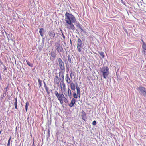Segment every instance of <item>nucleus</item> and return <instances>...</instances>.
Segmentation results:
<instances>
[{"instance_id":"42","label":"nucleus","mask_w":146,"mask_h":146,"mask_svg":"<svg viewBox=\"0 0 146 146\" xmlns=\"http://www.w3.org/2000/svg\"><path fill=\"white\" fill-rule=\"evenodd\" d=\"M45 89H46V91L48 90V88L47 86L45 87Z\"/></svg>"},{"instance_id":"25","label":"nucleus","mask_w":146,"mask_h":146,"mask_svg":"<svg viewBox=\"0 0 146 146\" xmlns=\"http://www.w3.org/2000/svg\"><path fill=\"white\" fill-rule=\"evenodd\" d=\"M29 105L28 102H26L25 105V109L27 112V111L28 106Z\"/></svg>"},{"instance_id":"29","label":"nucleus","mask_w":146,"mask_h":146,"mask_svg":"<svg viewBox=\"0 0 146 146\" xmlns=\"http://www.w3.org/2000/svg\"><path fill=\"white\" fill-rule=\"evenodd\" d=\"M64 101L66 103H67L68 102V100L66 98H65V99H64Z\"/></svg>"},{"instance_id":"51","label":"nucleus","mask_w":146,"mask_h":146,"mask_svg":"<svg viewBox=\"0 0 146 146\" xmlns=\"http://www.w3.org/2000/svg\"><path fill=\"white\" fill-rule=\"evenodd\" d=\"M2 80V78H1V77L0 76V82L1 80Z\"/></svg>"},{"instance_id":"40","label":"nucleus","mask_w":146,"mask_h":146,"mask_svg":"<svg viewBox=\"0 0 146 146\" xmlns=\"http://www.w3.org/2000/svg\"><path fill=\"white\" fill-rule=\"evenodd\" d=\"M4 70H7V68H6V66L5 65L4 66Z\"/></svg>"},{"instance_id":"47","label":"nucleus","mask_w":146,"mask_h":146,"mask_svg":"<svg viewBox=\"0 0 146 146\" xmlns=\"http://www.w3.org/2000/svg\"><path fill=\"white\" fill-rule=\"evenodd\" d=\"M78 97H79V98H80V93L79 94H78Z\"/></svg>"},{"instance_id":"30","label":"nucleus","mask_w":146,"mask_h":146,"mask_svg":"<svg viewBox=\"0 0 146 146\" xmlns=\"http://www.w3.org/2000/svg\"><path fill=\"white\" fill-rule=\"evenodd\" d=\"M61 31L62 34V37L64 39H65V36L63 34V33L62 32V31Z\"/></svg>"},{"instance_id":"9","label":"nucleus","mask_w":146,"mask_h":146,"mask_svg":"<svg viewBox=\"0 0 146 146\" xmlns=\"http://www.w3.org/2000/svg\"><path fill=\"white\" fill-rule=\"evenodd\" d=\"M48 34L49 35L50 37V38L51 39L53 38L54 37L55 33L53 31H50L48 32Z\"/></svg>"},{"instance_id":"50","label":"nucleus","mask_w":146,"mask_h":146,"mask_svg":"<svg viewBox=\"0 0 146 146\" xmlns=\"http://www.w3.org/2000/svg\"><path fill=\"white\" fill-rule=\"evenodd\" d=\"M70 44H72V41H71V39H70Z\"/></svg>"},{"instance_id":"54","label":"nucleus","mask_w":146,"mask_h":146,"mask_svg":"<svg viewBox=\"0 0 146 146\" xmlns=\"http://www.w3.org/2000/svg\"><path fill=\"white\" fill-rule=\"evenodd\" d=\"M4 33V32H2V34H3V35Z\"/></svg>"},{"instance_id":"48","label":"nucleus","mask_w":146,"mask_h":146,"mask_svg":"<svg viewBox=\"0 0 146 146\" xmlns=\"http://www.w3.org/2000/svg\"><path fill=\"white\" fill-rule=\"evenodd\" d=\"M43 48V47H41L40 48H39V49L40 50V51Z\"/></svg>"},{"instance_id":"41","label":"nucleus","mask_w":146,"mask_h":146,"mask_svg":"<svg viewBox=\"0 0 146 146\" xmlns=\"http://www.w3.org/2000/svg\"><path fill=\"white\" fill-rule=\"evenodd\" d=\"M68 96L69 97H70L72 95V93L71 92H70L69 93H68Z\"/></svg>"},{"instance_id":"12","label":"nucleus","mask_w":146,"mask_h":146,"mask_svg":"<svg viewBox=\"0 0 146 146\" xmlns=\"http://www.w3.org/2000/svg\"><path fill=\"white\" fill-rule=\"evenodd\" d=\"M76 102V100L75 99L73 98L71 101V103L69 104L70 107H72L74 105Z\"/></svg>"},{"instance_id":"2","label":"nucleus","mask_w":146,"mask_h":146,"mask_svg":"<svg viewBox=\"0 0 146 146\" xmlns=\"http://www.w3.org/2000/svg\"><path fill=\"white\" fill-rule=\"evenodd\" d=\"M109 69L107 66H103L101 68L100 72L103 77L105 79H106L109 74Z\"/></svg>"},{"instance_id":"15","label":"nucleus","mask_w":146,"mask_h":146,"mask_svg":"<svg viewBox=\"0 0 146 146\" xmlns=\"http://www.w3.org/2000/svg\"><path fill=\"white\" fill-rule=\"evenodd\" d=\"M70 86L71 90H74L75 89V84L73 82L71 83Z\"/></svg>"},{"instance_id":"3","label":"nucleus","mask_w":146,"mask_h":146,"mask_svg":"<svg viewBox=\"0 0 146 146\" xmlns=\"http://www.w3.org/2000/svg\"><path fill=\"white\" fill-rule=\"evenodd\" d=\"M58 62L59 66L60 69L61 70L63 71L64 72L65 71V68L64 62L60 58H58Z\"/></svg>"},{"instance_id":"45","label":"nucleus","mask_w":146,"mask_h":146,"mask_svg":"<svg viewBox=\"0 0 146 146\" xmlns=\"http://www.w3.org/2000/svg\"><path fill=\"white\" fill-rule=\"evenodd\" d=\"M11 139V137H10V138L9 139V140L8 141V142H9H9H10Z\"/></svg>"},{"instance_id":"7","label":"nucleus","mask_w":146,"mask_h":146,"mask_svg":"<svg viewBox=\"0 0 146 146\" xmlns=\"http://www.w3.org/2000/svg\"><path fill=\"white\" fill-rule=\"evenodd\" d=\"M56 50L59 53L63 51V49L62 47L58 43L57 44H56Z\"/></svg>"},{"instance_id":"31","label":"nucleus","mask_w":146,"mask_h":146,"mask_svg":"<svg viewBox=\"0 0 146 146\" xmlns=\"http://www.w3.org/2000/svg\"><path fill=\"white\" fill-rule=\"evenodd\" d=\"M96 124V121H94L92 122V125H95Z\"/></svg>"},{"instance_id":"44","label":"nucleus","mask_w":146,"mask_h":146,"mask_svg":"<svg viewBox=\"0 0 146 146\" xmlns=\"http://www.w3.org/2000/svg\"><path fill=\"white\" fill-rule=\"evenodd\" d=\"M58 79H56L55 80V82H56L57 83H58Z\"/></svg>"},{"instance_id":"49","label":"nucleus","mask_w":146,"mask_h":146,"mask_svg":"<svg viewBox=\"0 0 146 146\" xmlns=\"http://www.w3.org/2000/svg\"><path fill=\"white\" fill-rule=\"evenodd\" d=\"M32 146H35L34 145V142H33V144H32Z\"/></svg>"},{"instance_id":"36","label":"nucleus","mask_w":146,"mask_h":146,"mask_svg":"<svg viewBox=\"0 0 146 146\" xmlns=\"http://www.w3.org/2000/svg\"><path fill=\"white\" fill-rule=\"evenodd\" d=\"M62 99H62L63 98H64V99H65V98H66L65 97H64V95H63V94H62Z\"/></svg>"},{"instance_id":"53","label":"nucleus","mask_w":146,"mask_h":146,"mask_svg":"<svg viewBox=\"0 0 146 146\" xmlns=\"http://www.w3.org/2000/svg\"><path fill=\"white\" fill-rule=\"evenodd\" d=\"M65 86L64 83V84H63V86H64V87H65Z\"/></svg>"},{"instance_id":"24","label":"nucleus","mask_w":146,"mask_h":146,"mask_svg":"<svg viewBox=\"0 0 146 146\" xmlns=\"http://www.w3.org/2000/svg\"><path fill=\"white\" fill-rule=\"evenodd\" d=\"M38 80L39 85V87L40 88L42 86V81L40 79H38Z\"/></svg>"},{"instance_id":"11","label":"nucleus","mask_w":146,"mask_h":146,"mask_svg":"<svg viewBox=\"0 0 146 146\" xmlns=\"http://www.w3.org/2000/svg\"><path fill=\"white\" fill-rule=\"evenodd\" d=\"M81 116L82 119L85 121L86 119V113L84 111L82 110V111Z\"/></svg>"},{"instance_id":"33","label":"nucleus","mask_w":146,"mask_h":146,"mask_svg":"<svg viewBox=\"0 0 146 146\" xmlns=\"http://www.w3.org/2000/svg\"><path fill=\"white\" fill-rule=\"evenodd\" d=\"M12 95H10L9 94L7 95L8 96V98L9 100H10V97Z\"/></svg>"},{"instance_id":"10","label":"nucleus","mask_w":146,"mask_h":146,"mask_svg":"<svg viewBox=\"0 0 146 146\" xmlns=\"http://www.w3.org/2000/svg\"><path fill=\"white\" fill-rule=\"evenodd\" d=\"M72 22H71V23H67L69 25V26L68 25V29H71L72 30H74L75 29V27L74 25L72 24Z\"/></svg>"},{"instance_id":"37","label":"nucleus","mask_w":146,"mask_h":146,"mask_svg":"<svg viewBox=\"0 0 146 146\" xmlns=\"http://www.w3.org/2000/svg\"><path fill=\"white\" fill-rule=\"evenodd\" d=\"M44 38H43L42 39V44H44Z\"/></svg>"},{"instance_id":"55","label":"nucleus","mask_w":146,"mask_h":146,"mask_svg":"<svg viewBox=\"0 0 146 146\" xmlns=\"http://www.w3.org/2000/svg\"><path fill=\"white\" fill-rule=\"evenodd\" d=\"M49 131L48 130V135H49Z\"/></svg>"},{"instance_id":"17","label":"nucleus","mask_w":146,"mask_h":146,"mask_svg":"<svg viewBox=\"0 0 146 146\" xmlns=\"http://www.w3.org/2000/svg\"><path fill=\"white\" fill-rule=\"evenodd\" d=\"M56 52L54 51L51 52L50 55L53 58H55L56 57Z\"/></svg>"},{"instance_id":"4","label":"nucleus","mask_w":146,"mask_h":146,"mask_svg":"<svg viewBox=\"0 0 146 146\" xmlns=\"http://www.w3.org/2000/svg\"><path fill=\"white\" fill-rule=\"evenodd\" d=\"M83 44V42L81 39L78 38L77 40V49L79 52H80L81 51V48Z\"/></svg>"},{"instance_id":"13","label":"nucleus","mask_w":146,"mask_h":146,"mask_svg":"<svg viewBox=\"0 0 146 146\" xmlns=\"http://www.w3.org/2000/svg\"><path fill=\"white\" fill-rule=\"evenodd\" d=\"M76 26L81 30V32H83L84 33L85 32V31L83 29V27L82 25L78 24L76 25Z\"/></svg>"},{"instance_id":"21","label":"nucleus","mask_w":146,"mask_h":146,"mask_svg":"<svg viewBox=\"0 0 146 146\" xmlns=\"http://www.w3.org/2000/svg\"><path fill=\"white\" fill-rule=\"evenodd\" d=\"M98 53L100 54V55L101 56L102 58H104L105 57L104 53L103 52H98Z\"/></svg>"},{"instance_id":"14","label":"nucleus","mask_w":146,"mask_h":146,"mask_svg":"<svg viewBox=\"0 0 146 146\" xmlns=\"http://www.w3.org/2000/svg\"><path fill=\"white\" fill-rule=\"evenodd\" d=\"M39 29V33H40L41 36L43 37V36L44 29L43 28H40Z\"/></svg>"},{"instance_id":"19","label":"nucleus","mask_w":146,"mask_h":146,"mask_svg":"<svg viewBox=\"0 0 146 146\" xmlns=\"http://www.w3.org/2000/svg\"><path fill=\"white\" fill-rule=\"evenodd\" d=\"M6 95V92H4L3 94H1L0 99L2 100L4 97H5Z\"/></svg>"},{"instance_id":"8","label":"nucleus","mask_w":146,"mask_h":146,"mask_svg":"<svg viewBox=\"0 0 146 146\" xmlns=\"http://www.w3.org/2000/svg\"><path fill=\"white\" fill-rule=\"evenodd\" d=\"M143 42L142 52L143 53L144 55H145V50H146V44H145L144 42L142 40Z\"/></svg>"},{"instance_id":"6","label":"nucleus","mask_w":146,"mask_h":146,"mask_svg":"<svg viewBox=\"0 0 146 146\" xmlns=\"http://www.w3.org/2000/svg\"><path fill=\"white\" fill-rule=\"evenodd\" d=\"M55 94L58 99L60 101V103L62 104L63 103V100L62 98V94L58 93L57 91H55Z\"/></svg>"},{"instance_id":"32","label":"nucleus","mask_w":146,"mask_h":146,"mask_svg":"<svg viewBox=\"0 0 146 146\" xmlns=\"http://www.w3.org/2000/svg\"><path fill=\"white\" fill-rule=\"evenodd\" d=\"M55 77L56 78H57V79H58V83H59V82H60V80H59L58 77V76H55Z\"/></svg>"},{"instance_id":"5","label":"nucleus","mask_w":146,"mask_h":146,"mask_svg":"<svg viewBox=\"0 0 146 146\" xmlns=\"http://www.w3.org/2000/svg\"><path fill=\"white\" fill-rule=\"evenodd\" d=\"M138 89L141 92L140 94L146 98V89L143 87H139Z\"/></svg>"},{"instance_id":"34","label":"nucleus","mask_w":146,"mask_h":146,"mask_svg":"<svg viewBox=\"0 0 146 146\" xmlns=\"http://www.w3.org/2000/svg\"><path fill=\"white\" fill-rule=\"evenodd\" d=\"M75 84V87H76V88H77H77H79L78 86V84L77 83H76Z\"/></svg>"},{"instance_id":"38","label":"nucleus","mask_w":146,"mask_h":146,"mask_svg":"<svg viewBox=\"0 0 146 146\" xmlns=\"http://www.w3.org/2000/svg\"><path fill=\"white\" fill-rule=\"evenodd\" d=\"M43 82H44V87L45 88V87H47V86L45 82L44 81H43Z\"/></svg>"},{"instance_id":"23","label":"nucleus","mask_w":146,"mask_h":146,"mask_svg":"<svg viewBox=\"0 0 146 146\" xmlns=\"http://www.w3.org/2000/svg\"><path fill=\"white\" fill-rule=\"evenodd\" d=\"M9 85L8 84L7 87L5 88H4V90L5 91V92H6V93H7V94H8V93L7 92L8 90V89L9 87Z\"/></svg>"},{"instance_id":"16","label":"nucleus","mask_w":146,"mask_h":146,"mask_svg":"<svg viewBox=\"0 0 146 146\" xmlns=\"http://www.w3.org/2000/svg\"><path fill=\"white\" fill-rule=\"evenodd\" d=\"M62 73V71L60 72H59V76H60V80H61L62 82L63 81L64 79V75L63 74H62V75H61V78H60V75H61V73Z\"/></svg>"},{"instance_id":"27","label":"nucleus","mask_w":146,"mask_h":146,"mask_svg":"<svg viewBox=\"0 0 146 146\" xmlns=\"http://www.w3.org/2000/svg\"><path fill=\"white\" fill-rule=\"evenodd\" d=\"M73 97L75 98H77V97H78V96L76 94V93L75 92H74L73 93Z\"/></svg>"},{"instance_id":"22","label":"nucleus","mask_w":146,"mask_h":146,"mask_svg":"<svg viewBox=\"0 0 146 146\" xmlns=\"http://www.w3.org/2000/svg\"><path fill=\"white\" fill-rule=\"evenodd\" d=\"M26 62L27 64L29 66L31 67H33V65L32 64H31L29 61L26 60Z\"/></svg>"},{"instance_id":"46","label":"nucleus","mask_w":146,"mask_h":146,"mask_svg":"<svg viewBox=\"0 0 146 146\" xmlns=\"http://www.w3.org/2000/svg\"><path fill=\"white\" fill-rule=\"evenodd\" d=\"M46 92H47L48 95H49V92L48 91H46Z\"/></svg>"},{"instance_id":"35","label":"nucleus","mask_w":146,"mask_h":146,"mask_svg":"<svg viewBox=\"0 0 146 146\" xmlns=\"http://www.w3.org/2000/svg\"><path fill=\"white\" fill-rule=\"evenodd\" d=\"M70 92H71V91L70 90V89H69V88H68V94L69 93H70Z\"/></svg>"},{"instance_id":"20","label":"nucleus","mask_w":146,"mask_h":146,"mask_svg":"<svg viewBox=\"0 0 146 146\" xmlns=\"http://www.w3.org/2000/svg\"><path fill=\"white\" fill-rule=\"evenodd\" d=\"M17 98H16L15 99V101L14 103V105H15V108L16 109H17Z\"/></svg>"},{"instance_id":"43","label":"nucleus","mask_w":146,"mask_h":146,"mask_svg":"<svg viewBox=\"0 0 146 146\" xmlns=\"http://www.w3.org/2000/svg\"><path fill=\"white\" fill-rule=\"evenodd\" d=\"M7 146H10V142H9V141L8 142Z\"/></svg>"},{"instance_id":"26","label":"nucleus","mask_w":146,"mask_h":146,"mask_svg":"<svg viewBox=\"0 0 146 146\" xmlns=\"http://www.w3.org/2000/svg\"><path fill=\"white\" fill-rule=\"evenodd\" d=\"M76 90L77 91V94H79L80 93V88H78L77 87Z\"/></svg>"},{"instance_id":"18","label":"nucleus","mask_w":146,"mask_h":146,"mask_svg":"<svg viewBox=\"0 0 146 146\" xmlns=\"http://www.w3.org/2000/svg\"><path fill=\"white\" fill-rule=\"evenodd\" d=\"M66 80L67 83L68 84H69L70 83V79L69 77L68 76V74L66 75Z\"/></svg>"},{"instance_id":"1","label":"nucleus","mask_w":146,"mask_h":146,"mask_svg":"<svg viewBox=\"0 0 146 146\" xmlns=\"http://www.w3.org/2000/svg\"><path fill=\"white\" fill-rule=\"evenodd\" d=\"M65 20L66 23H75L76 21V19L75 17L72 14L66 12L65 15Z\"/></svg>"},{"instance_id":"39","label":"nucleus","mask_w":146,"mask_h":146,"mask_svg":"<svg viewBox=\"0 0 146 146\" xmlns=\"http://www.w3.org/2000/svg\"><path fill=\"white\" fill-rule=\"evenodd\" d=\"M84 50H86L87 48H86V46H85V47H84V48H82Z\"/></svg>"},{"instance_id":"28","label":"nucleus","mask_w":146,"mask_h":146,"mask_svg":"<svg viewBox=\"0 0 146 146\" xmlns=\"http://www.w3.org/2000/svg\"><path fill=\"white\" fill-rule=\"evenodd\" d=\"M68 59L69 62L71 63L72 62L71 60V58L70 57V55H68Z\"/></svg>"},{"instance_id":"52","label":"nucleus","mask_w":146,"mask_h":146,"mask_svg":"<svg viewBox=\"0 0 146 146\" xmlns=\"http://www.w3.org/2000/svg\"><path fill=\"white\" fill-rule=\"evenodd\" d=\"M72 73H71L70 74V77H71V75H72Z\"/></svg>"}]
</instances>
